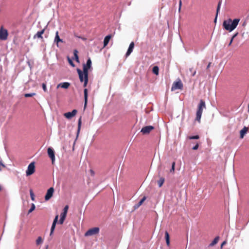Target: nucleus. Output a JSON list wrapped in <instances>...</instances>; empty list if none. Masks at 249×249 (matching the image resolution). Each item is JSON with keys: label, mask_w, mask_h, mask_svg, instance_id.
<instances>
[{"label": "nucleus", "mask_w": 249, "mask_h": 249, "mask_svg": "<svg viewBox=\"0 0 249 249\" xmlns=\"http://www.w3.org/2000/svg\"><path fill=\"white\" fill-rule=\"evenodd\" d=\"M239 21L240 19L239 18H235L233 20L231 18H229L223 21V28L227 31L231 32L236 28Z\"/></svg>", "instance_id": "1"}, {"label": "nucleus", "mask_w": 249, "mask_h": 249, "mask_svg": "<svg viewBox=\"0 0 249 249\" xmlns=\"http://www.w3.org/2000/svg\"><path fill=\"white\" fill-rule=\"evenodd\" d=\"M204 108H206L205 102L203 100H200V102L197 106L196 118V120L199 122L200 121L201 115Z\"/></svg>", "instance_id": "2"}, {"label": "nucleus", "mask_w": 249, "mask_h": 249, "mask_svg": "<svg viewBox=\"0 0 249 249\" xmlns=\"http://www.w3.org/2000/svg\"><path fill=\"white\" fill-rule=\"evenodd\" d=\"M35 172V162H32L29 164L28 166L27 169L26 171V175L27 176H29L33 174Z\"/></svg>", "instance_id": "3"}, {"label": "nucleus", "mask_w": 249, "mask_h": 249, "mask_svg": "<svg viewBox=\"0 0 249 249\" xmlns=\"http://www.w3.org/2000/svg\"><path fill=\"white\" fill-rule=\"evenodd\" d=\"M8 36V33L7 29H4L3 26L0 28V40H6Z\"/></svg>", "instance_id": "4"}, {"label": "nucleus", "mask_w": 249, "mask_h": 249, "mask_svg": "<svg viewBox=\"0 0 249 249\" xmlns=\"http://www.w3.org/2000/svg\"><path fill=\"white\" fill-rule=\"evenodd\" d=\"M100 229L98 227H94L89 229L86 233L85 235L86 236H91L97 234L99 233Z\"/></svg>", "instance_id": "5"}, {"label": "nucleus", "mask_w": 249, "mask_h": 249, "mask_svg": "<svg viewBox=\"0 0 249 249\" xmlns=\"http://www.w3.org/2000/svg\"><path fill=\"white\" fill-rule=\"evenodd\" d=\"M91 67V61L90 58H89L87 60V63L83 65V71L85 75H88V70Z\"/></svg>", "instance_id": "6"}, {"label": "nucleus", "mask_w": 249, "mask_h": 249, "mask_svg": "<svg viewBox=\"0 0 249 249\" xmlns=\"http://www.w3.org/2000/svg\"><path fill=\"white\" fill-rule=\"evenodd\" d=\"M183 88V84L179 80L178 81L174 82L171 88L172 90H174L177 89H181Z\"/></svg>", "instance_id": "7"}, {"label": "nucleus", "mask_w": 249, "mask_h": 249, "mask_svg": "<svg viewBox=\"0 0 249 249\" xmlns=\"http://www.w3.org/2000/svg\"><path fill=\"white\" fill-rule=\"evenodd\" d=\"M154 127L151 125L146 126L142 128L141 132L144 135L149 134Z\"/></svg>", "instance_id": "8"}, {"label": "nucleus", "mask_w": 249, "mask_h": 249, "mask_svg": "<svg viewBox=\"0 0 249 249\" xmlns=\"http://www.w3.org/2000/svg\"><path fill=\"white\" fill-rule=\"evenodd\" d=\"M77 112L76 109H73L71 112H68L64 114V116L68 119H71L73 117L75 116Z\"/></svg>", "instance_id": "9"}, {"label": "nucleus", "mask_w": 249, "mask_h": 249, "mask_svg": "<svg viewBox=\"0 0 249 249\" xmlns=\"http://www.w3.org/2000/svg\"><path fill=\"white\" fill-rule=\"evenodd\" d=\"M53 192H54V189L53 187H51L48 190L47 193L45 196V199L46 200H48L52 197V196H53Z\"/></svg>", "instance_id": "10"}, {"label": "nucleus", "mask_w": 249, "mask_h": 249, "mask_svg": "<svg viewBox=\"0 0 249 249\" xmlns=\"http://www.w3.org/2000/svg\"><path fill=\"white\" fill-rule=\"evenodd\" d=\"M58 215H56L53 220V224H52V225L51 227L50 235H52L53 232V231L55 229L56 224L58 221Z\"/></svg>", "instance_id": "11"}, {"label": "nucleus", "mask_w": 249, "mask_h": 249, "mask_svg": "<svg viewBox=\"0 0 249 249\" xmlns=\"http://www.w3.org/2000/svg\"><path fill=\"white\" fill-rule=\"evenodd\" d=\"M77 73L79 75V79L80 82H82L84 81L85 74L84 71H82L80 69H77Z\"/></svg>", "instance_id": "12"}, {"label": "nucleus", "mask_w": 249, "mask_h": 249, "mask_svg": "<svg viewBox=\"0 0 249 249\" xmlns=\"http://www.w3.org/2000/svg\"><path fill=\"white\" fill-rule=\"evenodd\" d=\"M134 47V43L133 42H131L129 45V48L125 54L126 57L129 56L130 54V53L132 52Z\"/></svg>", "instance_id": "13"}, {"label": "nucleus", "mask_w": 249, "mask_h": 249, "mask_svg": "<svg viewBox=\"0 0 249 249\" xmlns=\"http://www.w3.org/2000/svg\"><path fill=\"white\" fill-rule=\"evenodd\" d=\"M70 84L69 82H63V83L59 84L57 86L56 88H57V89L61 88L67 89L70 87Z\"/></svg>", "instance_id": "14"}, {"label": "nucleus", "mask_w": 249, "mask_h": 249, "mask_svg": "<svg viewBox=\"0 0 249 249\" xmlns=\"http://www.w3.org/2000/svg\"><path fill=\"white\" fill-rule=\"evenodd\" d=\"M45 29H42L40 31H38L34 35V38H38L43 39L42 35L44 33Z\"/></svg>", "instance_id": "15"}, {"label": "nucleus", "mask_w": 249, "mask_h": 249, "mask_svg": "<svg viewBox=\"0 0 249 249\" xmlns=\"http://www.w3.org/2000/svg\"><path fill=\"white\" fill-rule=\"evenodd\" d=\"M84 107L85 108L87 106L88 103V89H85L84 90Z\"/></svg>", "instance_id": "16"}, {"label": "nucleus", "mask_w": 249, "mask_h": 249, "mask_svg": "<svg viewBox=\"0 0 249 249\" xmlns=\"http://www.w3.org/2000/svg\"><path fill=\"white\" fill-rule=\"evenodd\" d=\"M248 131V128L244 127L240 132V137L242 139Z\"/></svg>", "instance_id": "17"}, {"label": "nucleus", "mask_w": 249, "mask_h": 249, "mask_svg": "<svg viewBox=\"0 0 249 249\" xmlns=\"http://www.w3.org/2000/svg\"><path fill=\"white\" fill-rule=\"evenodd\" d=\"M112 37V36L109 35L106 36L104 40V47H106L110 39Z\"/></svg>", "instance_id": "18"}, {"label": "nucleus", "mask_w": 249, "mask_h": 249, "mask_svg": "<svg viewBox=\"0 0 249 249\" xmlns=\"http://www.w3.org/2000/svg\"><path fill=\"white\" fill-rule=\"evenodd\" d=\"M54 41L56 42L57 44H58L59 42H62L63 40L62 39H60L59 37V36L58 35V32L57 31L55 34V37L54 38Z\"/></svg>", "instance_id": "19"}, {"label": "nucleus", "mask_w": 249, "mask_h": 249, "mask_svg": "<svg viewBox=\"0 0 249 249\" xmlns=\"http://www.w3.org/2000/svg\"><path fill=\"white\" fill-rule=\"evenodd\" d=\"M146 199V196H143V198L139 201V202L134 206L135 208L137 209L139 208L141 205H142V204L145 200Z\"/></svg>", "instance_id": "20"}, {"label": "nucleus", "mask_w": 249, "mask_h": 249, "mask_svg": "<svg viewBox=\"0 0 249 249\" xmlns=\"http://www.w3.org/2000/svg\"><path fill=\"white\" fill-rule=\"evenodd\" d=\"M165 238L166 242L167 245L168 246H169V245H170L169 234L167 231H165Z\"/></svg>", "instance_id": "21"}, {"label": "nucleus", "mask_w": 249, "mask_h": 249, "mask_svg": "<svg viewBox=\"0 0 249 249\" xmlns=\"http://www.w3.org/2000/svg\"><path fill=\"white\" fill-rule=\"evenodd\" d=\"M48 156H54V151L51 147H49L47 150Z\"/></svg>", "instance_id": "22"}, {"label": "nucleus", "mask_w": 249, "mask_h": 249, "mask_svg": "<svg viewBox=\"0 0 249 249\" xmlns=\"http://www.w3.org/2000/svg\"><path fill=\"white\" fill-rule=\"evenodd\" d=\"M219 240V237L217 236L212 241V242L210 244V246H213L215 245L218 242Z\"/></svg>", "instance_id": "23"}, {"label": "nucleus", "mask_w": 249, "mask_h": 249, "mask_svg": "<svg viewBox=\"0 0 249 249\" xmlns=\"http://www.w3.org/2000/svg\"><path fill=\"white\" fill-rule=\"evenodd\" d=\"M159 69L158 66H154L153 68L152 71L154 74L157 75L159 74Z\"/></svg>", "instance_id": "24"}, {"label": "nucleus", "mask_w": 249, "mask_h": 249, "mask_svg": "<svg viewBox=\"0 0 249 249\" xmlns=\"http://www.w3.org/2000/svg\"><path fill=\"white\" fill-rule=\"evenodd\" d=\"M81 123H82L81 118H80L78 120V123L77 135H78L80 130Z\"/></svg>", "instance_id": "25"}, {"label": "nucleus", "mask_w": 249, "mask_h": 249, "mask_svg": "<svg viewBox=\"0 0 249 249\" xmlns=\"http://www.w3.org/2000/svg\"><path fill=\"white\" fill-rule=\"evenodd\" d=\"M164 182V178H160L158 182V185L160 187H161Z\"/></svg>", "instance_id": "26"}, {"label": "nucleus", "mask_w": 249, "mask_h": 249, "mask_svg": "<svg viewBox=\"0 0 249 249\" xmlns=\"http://www.w3.org/2000/svg\"><path fill=\"white\" fill-rule=\"evenodd\" d=\"M84 87H86L87 86L88 82V75H85L84 81Z\"/></svg>", "instance_id": "27"}, {"label": "nucleus", "mask_w": 249, "mask_h": 249, "mask_svg": "<svg viewBox=\"0 0 249 249\" xmlns=\"http://www.w3.org/2000/svg\"><path fill=\"white\" fill-rule=\"evenodd\" d=\"M221 4V1H219L218 3V5H217V7L216 15V17H215V21L216 20V18H217V15H218V12H219V11L220 10Z\"/></svg>", "instance_id": "28"}, {"label": "nucleus", "mask_w": 249, "mask_h": 249, "mask_svg": "<svg viewBox=\"0 0 249 249\" xmlns=\"http://www.w3.org/2000/svg\"><path fill=\"white\" fill-rule=\"evenodd\" d=\"M74 56L76 62H79V58L78 56V51L76 50H75L73 52Z\"/></svg>", "instance_id": "29"}, {"label": "nucleus", "mask_w": 249, "mask_h": 249, "mask_svg": "<svg viewBox=\"0 0 249 249\" xmlns=\"http://www.w3.org/2000/svg\"><path fill=\"white\" fill-rule=\"evenodd\" d=\"M43 242L42 239L41 237H38L36 240V244L37 245H38L41 244Z\"/></svg>", "instance_id": "30"}, {"label": "nucleus", "mask_w": 249, "mask_h": 249, "mask_svg": "<svg viewBox=\"0 0 249 249\" xmlns=\"http://www.w3.org/2000/svg\"><path fill=\"white\" fill-rule=\"evenodd\" d=\"M238 33H236V34H235L231 37L230 41V43H229L228 44V46H230L231 45L232 41H233V39L238 35Z\"/></svg>", "instance_id": "31"}, {"label": "nucleus", "mask_w": 249, "mask_h": 249, "mask_svg": "<svg viewBox=\"0 0 249 249\" xmlns=\"http://www.w3.org/2000/svg\"><path fill=\"white\" fill-rule=\"evenodd\" d=\"M199 138V136L198 135H195L193 136H188L187 137V139L189 140L192 139H198Z\"/></svg>", "instance_id": "32"}, {"label": "nucleus", "mask_w": 249, "mask_h": 249, "mask_svg": "<svg viewBox=\"0 0 249 249\" xmlns=\"http://www.w3.org/2000/svg\"><path fill=\"white\" fill-rule=\"evenodd\" d=\"M199 138V136L198 135H195L193 136H188L187 137V139L189 140L192 139H198Z\"/></svg>", "instance_id": "33"}, {"label": "nucleus", "mask_w": 249, "mask_h": 249, "mask_svg": "<svg viewBox=\"0 0 249 249\" xmlns=\"http://www.w3.org/2000/svg\"><path fill=\"white\" fill-rule=\"evenodd\" d=\"M36 208L35 205L34 203L32 204L31 207L28 211V213H32Z\"/></svg>", "instance_id": "34"}, {"label": "nucleus", "mask_w": 249, "mask_h": 249, "mask_svg": "<svg viewBox=\"0 0 249 249\" xmlns=\"http://www.w3.org/2000/svg\"><path fill=\"white\" fill-rule=\"evenodd\" d=\"M171 165H172V167H171V169L170 170V172L173 173L174 172V171H175V162H172L171 163Z\"/></svg>", "instance_id": "35"}, {"label": "nucleus", "mask_w": 249, "mask_h": 249, "mask_svg": "<svg viewBox=\"0 0 249 249\" xmlns=\"http://www.w3.org/2000/svg\"><path fill=\"white\" fill-rule=\"evenodd\" d=\"M35 95H36L35 93H26V94H25L24 96L25 97H32Z\"/></svg>", "instance_id": "36"}, {"label": "nucleus", "mask_w": 249, "mask_h": 249, "mask_svg": "<svg viewBox=\"0 0 249 249\" xmlns=\"http://www.w3.org/2000/svg\"><path fill=\"white\" fill-rule=\"evenodd\" d=\"M66 215H67V213L62 212L60 214V218L65 219Z\"/></svg>", "instance_id": "37"}, {"label": "nucleus", "mask_w": 249, "mask_h": 249, "mask_svg": "<svg viewBox=\"0 0 249 249\" xmlns=\"http://www.w3.org/2000/svg\"><path fill=\"white\" fill-rule=\"evenodd\" d=\"M42 89H43V90L45 92H46L47 91L46 84L45 83H43L42 84Z\"/></svg>", "instance_id": "38"}, {"label": "nucleus", "mask_w": 249, "mask_h": 249, "mask_svg": "<svg viewBox=\"0 0 249 249\" xmlns=\"http://www.w3.org/2000/svg\"><path fill=\"white\" fill-rule=\"evenodd\" d=\"M30 193L31 199L34 201L35 200V196L33 191L32 190H30Z\"/></svg>", "instance_id": "39"}, {"label": "nucleus", "mask_w": 249, "mask_h": 249, "mask_svg": "<svg viewBox=\"0 0 249 249\" xmlns=\"http://www.w3.org/2000/svg\"><path fill=\"white\" fill-rule=\"evenodd\" d=\"M68 209H69V206L68 205L65 206L63 209V212L64 213H67Z\"/></svg>", "instance_id": "40"}, {"label": "nucleus", "mask_w": 249, "mask_h": 249, "mask_svg": "<svg viewBox=\"0 0 249 249\" xmlns=\"http://www.w3.org/2000/svg\"><path fill=\"white\" fill-rule=\"evenodd\" d=\"M198 146H199V143L198 142H196V144L192 147V149L193 150H197L198 148Z\"/></svg>", "instance_id": "41"}, {"label": "nucleus", "mask_w": 249, "mask_h": 249, "mask_svg": "<svg viewBox=\"0 0 249 249\" xmlns=\"http://www.w3.org/2000/svg\"><path fill=\"white\" fill-rule=\"evenodd\" d=\"M193 68H190L189 70L191 72H192V76H194L195 75V74H196V71H193Z\"/></svg>", "instance_id": "42"}, {"label": "nucleus", "mask_w": 249, "mask_h": 249, "mask_svg": "<svg viewBox=\"0 0 249 249\" xmlns=\"http://www.w3.org/2000/svg\"><path fill=\"white\" fill-rule=\"evenodd\" d=\"M2 168H4L5 167V165L3 163V162L0 160V171H1L2 170V168Z\"/></svg>", "instance_id": "43"}, {"label": "nucleus", "mask_w": 249, "mask_h": 249, "mask_svg": "<svg viewBox=\"0 0 249 249\" xmlns=\"http://www.w3.org/2000/svg\"><path fill=\"white\" fill-rule=\"evenodd\" d=\"M68 61H69V63H70V64L72 66V67H74V64H73L72 61L70 58L68 57Z\"/></svg>", "instance_id": "44"}, {"label": "nucleus", "mask_w": 249, "mask_h": 249, "mask_svg": "<svg viewBox=\"0 0 249 249\" xmlns=\"http://www.w3.org/2000/svg\"><path fill=\"white\" fill-rule=\"evenodd\" d=\"M181 5H182V1H181V0H179V8H178V12H180L181 8Z\"/></svg>", "instance_id": "45"}, {"label": "nucleus", "mask_w": 249, "mask_h": 249, "mask_svg": "<svg viewBox=\"0 0 249 249\" xmlns=\"http://www.w3.org/2000/svg\"><path fill=\"white\" fill-rule=\"evenodd\" d=\"M64 220L65 219L60 218L58 221V223L60 224H62L64 223Z\"/></svg>", "instance_id": "46"}, {"label": "nucleus", "mask_w": 249, "mask_h": 249, "mask_svg": "<svg viewBox=\"0 0 249 249\" xmlns=\"http://www.w3.org/2000/svg\"><path fill=\"white\" fill-rule=\"evenodd\" d=\"M52 160V164H53L55 161V157H50Z\"/></svg>", "instance_id": "47"}, {"label": "nucleus", "mask_w": 249, "mask_h": 249, "mask_svg": "<svg viewBox=\"0 0 249 249\" xmlns=\"http://www.w3.org/2000/svg\"><path fill=\"white\" fill-rule=\"evenodd\" d=\"M89 172H90V174L91 176H93L94 175V172L93 171V170L90 169Z\"/></svg>", "instance_id": "48"}, {"label": "nucleus", "mask_w": 249, "mask_h": 249, "mask_svg": "<svg viewBox=\"0 0 249 249\" xmlns=\"http://www.w3.org/2000/svg\"><path fill=\"white\" fill-rule=\"evenodd\" d=\"M226 244V241H224L222 244H221V248H222L223 247V246H224L225 244Z\"/></svg>", "instance_id": "49"}, {"label": "nucleus", "mask_w": 249, "mask_h": 249, "mask_svg": "<svg viewBox=\"0 0 249 249\" xmlns=\"http://www.w3.org/2000/svg\"><path fill=\"white\" fill-rule=\"evenodd\" d=\"M211 62H209L208 65H207V68L206 69L208 70L211 66Z\"/></svg>", "instance_id": "50"}]
</instances>
